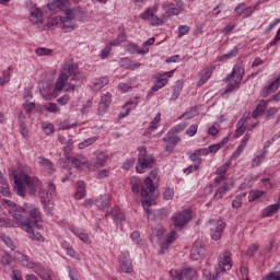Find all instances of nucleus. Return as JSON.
<instances>
[{"instance_id":"nucleus-42","label":"nucleus","mask_w":280,"mask_h":280,"mask_svg":"<svg viewBox=\"0 0 280 280\" xmlns=\"http://www.w3.org/2000/svg\"><path fill=\"white\" fill-rule=\"evenodd\" d=\"M228 191H229V186L225 183L214 194V196H213L214 200H220V198H223L226 195Z\"/></svg>"},{"instance_id":"nucleus-46","label":"nucleus","mask_w":280,"mask_h":280,"mask_svg":"<svg viewBox=\"0 0 280 280\" xmlns=\"http://www.w3.org/2000/svg\"><path fill=\"white\" fill-rule=\"evenodd\" d=\"M268 154V151L267 150H264L262 153H260L259 155H256L253 160V167L256 166H259L261 165V162L264 161V159H266V155Z\"/></svg>"},{"instance_id":"nucleus-35","label":"nucleus","mask_w":280,"mask_h":280,"mask_svg":"<svg viewBox=\"0 0 280 280\" xmlns=\"http://www.w3.org/2000/svg\"><path fill=\"white\" fill-rule=\"evenodd\" d=\"M165 19H167V16L163 15L162 18H158L156 15L152 14L149 16V19H147V21H150V24L159 27L161 25H163V21H165Z\"/></svg>"},{"instance_id":"nucleus-14","label":"nucleus","mask_w":280,"mask_h":280,"mask_svg":"<svg viewBox=\"0 0 280 280\" xmlns=\"http://www.w3.org/2000/svg\"><path fill=\"white\" fill-rule=\"evenodd\" d=\"M202 255H205V243H202V241H197L191 248L190 257L195 261H198Z\"/></svg>"},{"instance_id":"nucleus-20","label":"nucleus","mask_w":280,"mask_h":280,"mask_svg":"<svg viewBox=\"0 0 280 280\" xmlns=\"http://www.w3.org/2000/svg\"><path fill=\"white\" fill-rule=\"evenodd\" d=\"M125 49L126 51H128V54H138L140 56H144V54H148L147 48L142 49V47H139V45L135 43L126 45Z\"/></svg>"},{"instance_id":"nucleus-2","label":"nucleus","mask_w":280,"mask_h":280,"mask_svg":"<svg viewBox=\"0 0 280 280\" xmlns=\"http://www.w3.org/2000/svg\"><path fill=\"white\" fill-rule=\"evenodd\" d=\"M159 178V170H153L150 175L144 179V187L142 186L141 190V202L142 207H144L145 212L150 215L152 212L150 211V207L154 203V180Z\"/></svg>"},{"instance_id":"nucleus-28","label":"nucleus","mask_w":280,"mask_h":280,"mask_svg":"<svg viewBox=\"0 0 280 280\" xmlns=\"http://www.w3.org/2000/svg\"><path fill=\"white\" fill-rule=\"evenodd\" d=\"M77 185H78V190L75 192V199L82 200V198L86 196V184H84L83 180H79Z\"/></svg>"},{"instance_id":"nucleus-4","label":"nucleus","mask_w":280,"mask_h":280,"mask_svg":"<svg viewBox=\"0 0 280 280\" xmlns=\"http://www.w3.org/2000/svg\"><path fill=\"white\" fill-rule=\"evenodd\" d=\"M63 90L65 85L59 83L57 79L55 85L49 82L43 83L39 88V93L44 100H54L58 97L59 93Z\"/></svg>"},{"instance_id":"nucleus-17","label":"nucleus","mask_w":280,"mask_h":280,"mask_svg":"<svg viewBox=\"0 0 280 280\" xmlns=\"http://www.w3.org/2000/svg\"><path fill=\"white\" fill-rule=\"evenodd\" d=\"M224 229H226V223L221 220L218 221L215 228L211 229V237L214 240V242H218V240L222 237V231H224Z\"/></svg>"},{"instance_id":"nucleus-52","label":"nucleus","mask_w":280,"mask_h":280,"mask_svg":"<svg viewBox=\"0 0 280 280\" xmlns=\"http://www.w3.org/2000/svg\"><path fill=\"white\" fill-rule=\"evenodd\" d=\"M35 54H37V56H52L54 55V50L49 49V48H37L35 50Z\"/></svg>"},{"instance_id":"nucleus-58","label":"nucleus","mask_w":280,"mask_h":280,"mask_svg":"<svg viewBox=\"0 0 280 280\" xmlns=\"http://www.w3.org/2000/svg\"><path fill=\"white\" fill-rule=\"evenodd\" d=\"M158 124H161V113L156 114L155 119L150 122L149 130H156Z\"/></svg>"},{"instance_id":"nucleus-36","label":"nucleus","mask_w":280,"mask_h":280,"mask_svg":"<svg viewBox=\"0 0 280 280\" xmlns=\"http://www.w3.org/2000/svg\"><path fill=\"white\" fill-rule=\"evenodd\" d=\"M89 161L83 155H78L71 159V163L73 167H82L83 165H86Z\"/></svg>"},{"instance_id":"nucleus-45","label":"nucleus","mask_w":280,"mask_h":280,"mask_svg":"<svg viewBox=\"0 0 280 280\" xmlns=\"http://www.w3.org/2000/svg\"><path fill=\"white\" fill-rule=\"evenodd\" d=\"M62 248H65L67 255H69L73 259H80V255L75 254V250H73V247H71L69 244L63 243Z\"/></svg>"},{"instance_id":"nucleus-29","label":"nucleus","mask_w":280,"mask_h":280,"mask_svg":"<svg viewBox=\"0 0 280 280\" xmlns=\"http://www.w3.org/2000/svg\"><path fill=\"white\" fill-rule=\"evenodd\" d=\"M30 16L33 25H38V23L43 22V11H40V9L32 11Z\"/></svg>"},{"instance_id":"nucleus-11","label":"nucleus","mask_w":280,"mask_h":280,"mask_svg":"<svg viewBox=\"0 0 280 280\" xmlns=\"http://www.w3.org/2000/svg\"><path fill=\"white\" fill-rule=\"evenodd\" d=\"M13 260L18 261L21 266L24 268H36V265L32 259H30V256L21 253V252H14L12 254Z\"/></svg>"},{"instance_id":"nucleus-18","label":"nucleus","mask_w":280,"mask_h":280,"mask_svg":"<svg viewBox=\"0 0 280 280\" xmlns=\"http://www.w3.org/2000/svg\"><path fill=\"white\" fill-rule=\"evenodd\" d=\"M163 141L167 143L166 152H174V148H176V143L180 141V138H178V136H166L163 138Z\"/></svg>"},{"instance_id":"nucleus-32","label":"nucleus","mask_w":280,"mask_h":280,"mask_svg":"<svg viewBox=\"0 0 280 280\" xmlns=\"http://www.w3.org/2000/svg\"><path fill=\"white\" fill-rule=\"evenodd\" d=\"M36 275H38L43 280H51V276L47 273V270H45V267L43 265H35L34 267Z\"/></svg>"},{"instance_id":"nucleus-3","label":"nucleus","mask_w":280,"mask_h":280,"mask_svg":"<svg viewBox=\"0 0 280 280\" xmlns=\"http://www.w3.org/2000/svg\"><path fill=\"white\" fill-rule=\"evenodd\" d=\"M218 268L215 270V275L211 276V268L209 265L202 269V275L206 280H215L218 277H220V272H226L228 270H231L233 268V262L231 261V252L225 250L219 256V264Z\"/></svg>"},{"instance_id":"nucleus-16","label":"nucleus","mask_w":280,"mask_h":280,"mask_svg":"<svg viewBox=\"0 0 280 280\" xmlns=\"http://www.w3.org/2000/svg\"><path fill=\"white\" fill-rule=\"evenodd\" d=\"M25 229H26V233L30 234L31 240H34L35 242H45V237H43L40 233L36 232V229L38 231L43 229V225L38 224V222H36V224L32 226L31 231H30V228H25Z\"/></svg>"},{"instance_id":"nucleus-62","label":"nucleus","mask_w":280,"mask_h":280,"mask_svg":"<svg viewBox=\"0 0 280 280\" xmlns=\"http://www.w3.org/2000/svg\"><path fill=\"white\" fill-rule=\"evenodd\" d=\"M264 280H280V271H273L268 273Z\"/></svg>"},{"instance_id":"nucleus-60","label":"nucleus","mask_w":280,"mask_h":280,"mask_svg":"<svg viewBox=\"0 0 280 280\" xmlns=\"http://www.w3.org/2000/svg\"><path fill=\"white\" fill-rule=\"evenodd\" d=\"M178 38H183V36L189 34V26L188 25H180L178 27Z\"/></svg>"},{"instance_id":"nucleus-59","label":"nucleus","mask_w":280,"mask_h":280,"mask_svg":"<svg viewBox=\"0 0 280 280\" xmlns=\"http://www.w3.org/2000/svg\"><path fill=\"white\" fill-rule=\"evenodd\" d=\"M12 259H14L12 255L4 254L1 258L2 266H10V264H12Z\"/></svg>"},{"instance_id":"nucleus-22","label":"nucleus","mask_w":280,"mask_h":280,"mask_svg":"<svg viewBox=\"0 0 280 280\" xmlns=\"http://www.w3.org/2000/svg\"><path fill=\"white\" fill-rule=\"evenodd\" d=\"M280 86V78L276 79L268 86H266L262 91V97H268L271 93H275Z\"/></svg>"},{"instance_id":"nucleus-23","label":"nucleus","mask_w":280,"mask_h":280,"mask_svg":"<svg viewBox=\"0 0 280 280\" xmlns=\"http://www.w3.org/2000/svg\"><path fill=\"white\" fill-rule=\"evenodd\" d=\"M130 185H131V191L136 196H139V194H141L143 187L145 188V186H143V187L141 186V179H139L138 177H131Z\"/></svg>"},{"instance_id":"nucleus-25","label":"nucleus","mask_w":280,"mask_h":280,"mask_svg":"<svg viewBox=\"0 0 280 280\" xmlns=\"http://www.w3.org/2000/svg\"><path fill=\"white\" fill-rule=\"evenodd\" d=\"M268 108V101H261L255 110L252 113V117L254 119H257V117H260V115H264V112Z\"/></svg>"},{"instance_id":"nucleus-10","label":"nucleus","mask_w":280,"mask_h":280,"mask_svg":"<svg viewBox=\"0 0 280 280\" xmlns=\"http://www.w3.org/2000/svg\"><path fill=\"white\" fill-rule=\"evenodd\" d=\"M120 270L126 273H130L133 270L132 267V259H130L129 252H122L121 255L118 257Z\"/></svg>"},{"instance_id":"nucleus-6","label":"nucleus","mask_w":280,"mask_h":280,"mask_svg":"<svg viewBox=\"0 0 280 280\" xmlns=\"http://www.w3.org/2000/svg\"><path fill=\"white\" fill-rule=\"evenodd\" d=\"M75 71H78V66L75 65V61H73V59L66 61L62 65L60 69V75L57 79L59 81V84L66 86L67 82H69V78H71V75L74 74Z\"/></svg>"},{"instance_id":"nucleus-63","label":"nucleus","mask_w":280,"mask_h":280,"mask_svg":"<svg viewBox=\"0 0 280 280\" xmlns=\"http://www.w3.org/2000/svg\"><path fill=\"white\" fill-rule=\"evenodd\" d=\"M164 200H172L174 198V189L166 188L163 192Z\"/></svg>"},{"instance_id":"nucleus-47","label":"nucleus","mask_w":280,"mask_h":280,"mask_svg":"<svg viewBox=\"0 0 280 280\" xmlns=\"http://www.w3.org/2000/svg\"><path fill=\"white\" fill-rule=\"evenodd\" d=\"M212 74H213V69H206L205 73L198 81V86H202V84H205L209 80V78H211Z\"/></svg>"},{"instance_id":"nucleus-34","label":"nucleus","mask_w":280,"mask_h":280,"mask_svg":"<svg viewBox=\"0 0 280 280\" xmlns=\"http://www.w3.org/2000/svg\"><path fill=\"white\" fill-rule=\"evenodd\" d=\"M108 161V155L105 153H98L96 161L94 162L95 167H106V162Z\"/></svg>"},{"instance_id":"nucleus-61","label":"nucleus","mask_w":280,"mask_h":280,"mask_svg":"<svg viewBox=\"0 0 280 280\" xmlns=\"http://www.w3.org/2000/svg\"><path fill=\"white\" fill-rule=\"evenodd\" d=\"M247 8L248 7L246 5V3H241L235 8L234 12L237 14V16H242Z\"/></svg>"},{"instance_id":"nucleus-38","label":"nucleus","mask_w":280,"mask_h":280,"mask_svg":"<svg viewBox=\"0 0 280 280\" xmlns=\"http://www.w3.org/2000/svg\"><path fill=\"white\" fill-rule=\"evenodd\" d=\"M154 12H159V4H154L152 8H149L147 11L140 14V19H142V21H148V19H150Z\"/></svg>"},{"instance_id":"nucleus-30","label":"nucleus","mask_w":280,"mask_h":280,"mask_svg":"<svg viewBox=\"0 0 280 280\" xmlns=\"http://www.w3.org/2000/svg\"><path fill=\"white\" fill-rule=\"evenodd\" d=\"M0 226L2 229H16V226H19V223L9 218H0Z\"/></svg>"},{"instance_id":"nucleus-1","label":"nucleus","mask_w":280,"mask_h":280,"mask_svg":"<svg viewBox=\"0 0 280 280\" xmlns=\"http://www.w3.org/2000/svg\"><path fill=\"white\" fill-rule=\"evenodd\" d=\"M9 213L13 220H16L18 226L21 224V226L28 229V231H32V226H36V222L42 220L40 210L30 203L9 209Z\"/></svg>"},{"instance_id":"nucleus-49","label":"nucleus","mask_w":280,"mask_h":280,"mask_svg":"<svg viewBox=\"0 0 280 280\" xmlns=\"http://www.w3.org/2000/svg\"><path fill=\"white\" fill-rule=\"evenodd\" d=\"M96 202L101 209H106L108 207L109 198L108 195H103L100 199H96Z\"/></svg>"},{"instance_id":"nucleus-51","label":"nucleus","mask_w":280,"mask_h":280,"mask_svg":"<svg viewBox=\"0 0 280 280\" xmlns=\"http://www.w3.org/2000/svg\"><path fill=\"white\" fill-rule=\"evenodd\" d=\"M74 232V235L81 240V242H84L85 244H91V240L89 238V234L82 233L75 229L72 230Z\"/></svg>"},{"instance_id":"nucleus-9","label":"nucleus","mask_w":280,"mask_h":280,"mask_svg":"<svg viewBox=\"0 0 280 280\" xmlns=\"http://www.w3.org/2000/svg\"><path fill=\"white\" fill-rule=\"evenodd\" d=\"M23 182L28 188V194H31V196H34L37 191H43V184H40L39 178L23 174Z\"/></svg>"},{"instance_id":"nucleus-50","label":"nucleus","mask_w":280,"mask_h":280,"mask_svg":"<svg viewBox=\"0 0 280 280\" xmlns=\"http://www.w3.org/2000/svg\"><path fill=\"white\" fill-rule=\"evenodd\" d=\"M231 160L226 161L222 166H220L218 170H217V174L219 176H224V174H226L229 172V167H231Z\"/></svg>"},{"instance_id":"nucleus-53","label":"nucleus","mask_w":280,"mask_h":280,"mask_svg":"<svg viewBox=\"0 0 280 280\" xmlns=\"http://www.w3.org/2000/svg\"><path fill=\"white\" fill-rule=\"evenodd\" d=\"M63 18L62 16H55L51 18L50 21H48V23L46 24L47 27H56V25H60V23H62Z\"/></svg>"},{"instance_id":"nucleus-27","label":"nucleus","mask_w":280,"mask_h":280,"mask_svg":"<svg viewBox=\"0 0 280 280\" xmlns=\"http://www.w3.org/2000/svg\"><path fill=\"white\" fill-rule=\"evenodd\" d=\"M67 1L69 0H52L51 2L47 3V8L50 10V12H54V10L65 8V5H67Z\"/></svg>"},{"instance_id":"nucleus-13","label":"nucleus","mask_w":280,"mask_h":280,"mask_svg":"<svg viewBox=\"0 0 280 280\" xmlns=\"http://www.w3.org/2000/svg\"><path fill=\"white\" fill-rule=\"evenodd\" d=\"M156 161L154 160V156L150 155L149 158H144V160L138 161V165L136 166V170L138 174H144L145 170H150L154 167Z\"/></svg>"},{"instance_id":"nucleus-40","label":"nucleus","mask_w":280,"mask_h":280,"mask_svg":"<svg viewBox=\"0 0 280 280\" xmlns=\"http://www.w3.org/2000/svg\"><path fill=\"white\" fill-rule=\"evenodd\" d=\"M2 186H0V194L2 196H5L7 198H10L12 196V192L10 191V184H8V179H2Z\"/></svg>"},{"instance_id":"nucleus-7","label":"nucleus","mask_w":280,"mask_h":280,"mask_svg":"<svg viewBox=\"0 0 280 280\" xmlns=\"http://www.w3.org/2000/svg\"><path fill=\"white\" fill-rule=\"evenodd\" d=\"M198 272L194 267H184L179 271L171 270L172 280H198Z\"/></svg>"},{"instance_id":"nucleus-44","label":"nucleus","mask_w":280,"mask_h":280,"mask_svg":"<svg viewBox=\"0 0 280 280\" xmlns=\"http://www.w3.org/2000/svg\"><path fill=\"white\" fill-rule=\"evenodd\" d=\"M98 139H100V137L89 138V139L84 140L83 142L79 143V149L84 150V148H89L90 145H93V143H95Z\"/></svg>"},{"instance_id":"nucleus-21","label":"nucleus","mask_w":280,"mask_h":280,"mask_svg":"<svg viewBox=\"0 0 280 280\" xmlns=\"http://www.w3.org/2000/svg\"><path fill=\"white\" fill-rule=\"evenodd\" d=\"M176 241V232H172L168 237L161 244L160 255H165V252L172 246V243Z\"/></svg>"},{"instance_id":"nucleus-33","label":"nucleus","mask_w":280,"mask_h":280,"mask_svg":"<svg viewBox=\"0 0 280 280\" xmlns=\"http://www.w3.org/2000/svg\"><path fill=\"white\" fill-rule=\"evenodd\" d=\"M174 5V3H171V4H167V3H164L162 5V8L165 10V8H167L166 10V14H168V16H178V14H180V12H183V10H180V8H174L172 7Z\"/></svg>"},{"instance_id":"nucleus-12","label":"nucleus","mask_w":280,"mask_h":280,"mask_svg":"<svg viewBox=\"0 0 280 280\" xmlns=\"http://www.w3.org/2000/svg\"><path fill=\"white\" fill-rule=\"evenodd\" d=\"M75 19H79V21H82L84 19V12L82 11V7L67 9L65 11L63 21H75Z\"/></svg>"},{"instance_id":"nucleus-55","label":"nucleus","mask_w":280,"mask_h":280,"mask_svg":"<svg viewBox=\"0 0 280 280\" xmlns=\"http://www.w3.org/2000/svg\"><path fill=\"white\" fill-rule=\"evenodd\" d=\"M259 250V245L258 244H253L248 247V249L246 250L245 255L247 257H254L255 253H257Z\"/></svg>"},{"instance_id":"nucleus-39","label":"nucleus","mask_w":280,"mask_h":280,"mask_svg":"<svg viewBox=\"0 0 280 280\" xmlns=\"http://www.w3.org/2000/svg\"><path fill=\"white\" fill-rule=\"evenodd\" d=\"M39 164L45 167L48 172V174H54V163H51L49 160L45 158H38Z\"/></svg>"},{"instance_id":"nucleus-54","label":"nucleus","mask_w":280,"mask_h":280,"mask_svg":"<svg viewBox=\"0 0 280 280\" xmlns=\"http://www.w3.org/2000/svg\"><path fill=\"white\" fill-rule=\"evenodd\" d=\"M72 82H84L86 79L82 72H78V70L74 71V73L70 77Z\"/></svg>"},{"instance_id":"nucleus-64","label":"nucleus","mask_w":280,"mask_h":280,"mask_svg":"<svg viewBox=\"0 0 280 280\" xmlns=\"http://www.w3.org/2000/svg\"><path fill=\"white\" fill-rule=\"evenodd\" d=\"M48 196H50V198H52L54 196H56V184L52 182H48Z\"/></svg>"},{"instance_id":"nucleus-5","label":"nucleus","mask_w":280,"mask_h":280,"mask_svg":"<svg viewBox=\"0 0 280 280\" xmlns=\"http://www.w3.org/2000/svg\"><path fill=\"white\" fill-rule=\"evenodd\" d=\"M244 65L236 63L232 70V72L225 78V82H229V80H233L236 75V80L234 83H230L226 88V93H233L235 89H240V83L242 80H244Z\"/></svg>"},{"instance_id":"nucleus-26","label":"nucleus","mask_w":280,"mask_h":280,"mask_svg":"<svg viewBox=\"0 0 280 280\" xmlns=\"http://www.w3.org/2000/svg\"><path fill=\"white\" fill-rule=\"evenodd\" d=\"M257 126V124H254L252 126H245L242 121H238L236 124V131H235V137L240 138L242 137V135H244V132H246V130H252Z\"/></svg>"},{"instance_id":"nucleus-31","label":"nucleus","mask_w":280,"mask_h":280,"mask_svg":"<svg viewBox=\"0 0 280 280\" xmlns=\"http://www.w3.org/2000/svg\"><path fill=\"white\" fill-rule=\"evenodd\" d=\"M14 191L18 194V196L25 198V194L27 192V190L25 188V185H23V182H21V179H15Z\"/></svg>"},{"instance_id":"nucleus-15","label":"nucleus","mask_w":280,"mask_h":280,"mask_svg":"<svg viewBox=\"0 0 280 280\" xmlns=\"http://www.w3.org/2000/svg\"><path fill=\"white\" fill-rule=\"evenodd\" d=\"M163 235H165V228H163V225H156L155 228H153L151 233V242L153 246H156V244H161Z\"/></svg>"},{"instance_id":"nucleus-48","label":"nucleus","mask_w":280,"mask_h":280,"mask_svg":"<svg viewBox=\"0 0 280 280\" xmlns=\"http://www.w3.org/2000/svg\"><path fill=\"white\" fill-rule=\"evenodd\" d=\"M0 238L2 240V242L5 243V246H8V248H11L12 250L16 248V245H14V242H12V238H10V236L1 233Z\"/></svg>"},{"instance_id":"nucleus-8","label":"nucleus","mask_w":280,"mask_h":280,"mask_svg":"<svg viewBox=\"0 0 280 280\" xmlns=\"http://www.w3.org/2000/svg\"><path fill=\"white\" fill-rule=\"evenodd\" d=\"M189 220H191V210H183L175 217H173V224L175 229L178 231L185 229L187 224H189Z\"/></svg>"},{"instance_id":"nucleus-57","label":"nucleus","mask_w":280,"mask_h":280,"mask_svg":"<svg viewBox=\"0 0 280 280\" xmlns=\"http://www.w3.org/2000/svg\"><path fill=\"white\" fill-rule=\"evenodd\" d=\"M72 150H73V139H69L63 148V152L66 156H69Z\"/></svg>"},{"instance_id":"nucleus-43","label":"nucleus","mask_w":280,"mask_h":280,"mask_svg":"<svg viewBox=\"0 0 280 280\" xmlns=\"http://www.w3.org/2000/svg\"><path fill=\"white\" fill-rule=\"evenodd\" d=\"M237 47H234L232 50H230L228 54H224L223 56L220 57V62H224V60H229L231 58H235L238 54Z\"/></svg>"},{"instance_id":"nucleus-56","label":"nucleus","mask_w":280,"mask_h":280,"mask_svg":"<svg viewBox=\"0 0 280 280\" xmlns=\"http://www.w3.org/2000/svg\"><path fill=\"white\" fill-rule=\"evenodd\" d=\"M10 82V72L4 70L2 77L0 78V86H5Z\"/></svg>"},{"instance_id":"nucleus-19","label":"nucleus","mask_w":280,"mask_h":280,"mask_svg":"<svg viewBox=\"0 0 280 280\" xmlns=\"http://www.w3.org/2000/svg\"><path fill=\"white\" fill-rule=\"evenodd\" d=\"M119 67H121V69H130L131 71H135V69H139V67H141V63L135 62L130 58H122L119 61Z\"/></svg>"},{"instance_id":"nucleus-37","label":"nucleus","mask_w":280,"mask_h":280,"mask_svg":"<svg viewBox=\"0 0 280 280\" xmlns=\"http://www.w3.org/2000/svg\"><path fill=\"white\" fill-rule=\"evenodd\" d=\"M108 77H102L98 79V82H95L94 85L92 86L93 91H102L106 84H108Z\"/></svg>"},{"instance_id":"nucleus-41","label":"nucleus","mask_w":280,"mask_h":280,"mask_svg":"<svg viewBox=\"0 0 280 280\" xmlns=\"http://www.w3.org/2000/svg\"><path fill=\"white\" fill-rule=\"evenodd\" d=\"M61 23L63 24L62 30L65 32H73V30L77 27L75 22L71 20H62Z\"/></svg>"},{"instance_id":"nucleus-24","label":"nucleus","mask_w":280,"mask_h":280,"mask_svg":"<svg viewBox=\"0 0 280 280\" xmlns=\"http://www.w3.org/2000/svg\"><path fill=\"white\" fill-rule=\"evenodd\" d=\"M279 209H280L279 201H278V203L268 206L267 208H265L262 210V218H272V215H275V213H277V211H279Z\"/></svg>"}]
</instances>
